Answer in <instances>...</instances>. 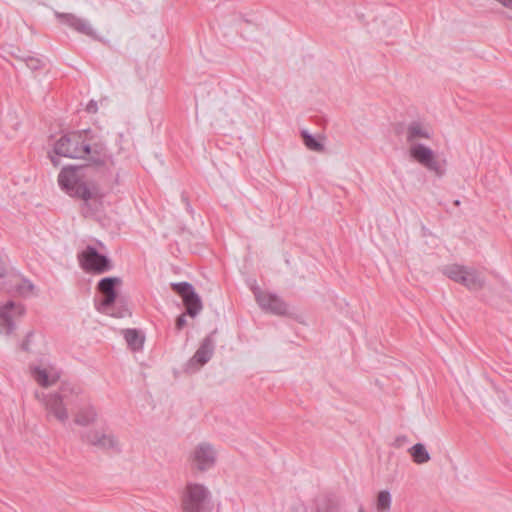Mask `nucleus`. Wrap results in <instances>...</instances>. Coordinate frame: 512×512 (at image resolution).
Returning a JSON list of instances; mask_svg holds the SVG:
<instances>
[{"mask_svg":"<svg viewBox=\"0 0 512 512\" xmlns=\"http://www.w3.org/2000/svg\"><path fill=\"white\" fill-rule=\"evenodd\" d=\"M57 156L85 159L93 164H104L108 159L102 139L90 131L72 132L62 136L54 145Z\"/></svg>","mask_w":512,"mask_h":512,"instance_id":"obj_1","label":"nucleus"},{"mask_svg":"<svg viewBox=\"0 0 512 512\" xmlns=\"http://www.w3.org/2000/svg\"><path fill=\"white\" fill-rule=\"evenodd\" d=\"M35 398L42 403L48 421L55 420L65 424L69 420V408L78 406L81 400L80 390L74 386L63 385L52 393L36 391Z\"/></svg>","mask_w":512,"mask_h":512,"instance_id":"obj_2","label":"nucleus"},{"mask_svg":"<svg viewBox=\"0 0 512 512\" xmlns=\"http://www.w3.org/2000/svg\"><path fill=\"white\" fill-rule=\"evenodd\" d=\"M60 187L70 196L78 197L85 202L98 198L97 187L83 180V168L65 167L58 176Z\"/></svg>","mask_w":512,"mask_h":512,"instance_id":"obj_3","label":"nucleus"},{"mask_svg":"<svg viewBox=\"0 0 512 512\" xmlns=\"http://www.w3.org/2000/svg\"><path fill=\"white\" fill-rule=\"evenodd\" d=\"M28 371L33 381L42 388L55 386L61 378V370L46 358L30 363Z\"/></svg>","mask_w":512,"mask_h":512,"instance_id":"obj_4","label":"nucleus"},{"mask_svg":"<svg viewBox=\"0 0 512 512\" xmlns=\"http://www.w3.org/2000/svg\"><path fill=\"white\" fill-rule=\"evenodd\" d=\"M209 498L210 492L206 486L187 483L182 495V510L183 512H202Z\"/></svg>","mask_w":512,"mask_h":512,"instance_id":"obj_5","label":"nucleus"},{"mask_svg":"<svg viewBox=\"0 0 512 512\" xmlns=\"http://www.w3.org/2000/svg\"><path fill=\"white\" fill-rule=\"evenodd\" d=\"M81 267L87 272L101 274L112 268L110 260L97 252L94 247L88 246L80 255Z\"/></svg>","mask_w":512,"mask_h":512,"instance_id":"obj_6","label":"nucleus"},{"mask_svg":"<svg viewBox=\"0 0 512 512\" xmlns=\"http://www.w3.org/2000/svg\"><path fill=\"white\" fill-rule=\"evenodd\" d=\"M189 460L194 469L204 472L216 463V451L211 444L202 442L193 448Z\"/></svg>","mask_w":512,"mask_h":512,"instance_id":"obj_7","label":"nucleus"},{"mask_svg":"<svg viewBox=\"0 0 512 512\" xmlns=\"http://www.w3.org/2000/svg\"><path fill=\"white\" fill-rule=\"evenodd\" d=\"M410 157L437 175H442L444 170L436 159L434 151L423 144H412L409 148Z\"/></svg>","mask_w":512,"mask_h":512,"instance_id":"obj_8","label":"nucleus"},{"mask_svg":"<svg viewBox=\"0 0 512 512\" xmlns=\"http://www.w3.org/2000/svg\"><path fill=\"white\" fill-rule=\"evenodd\" d=\"M172 289L181 296L189 316L195 317L202 310V302L193 286L188 282L173 283Z\"/></svg>","mask_w":512,"mask_h":512,"instance_id":"obj_9","label":"nucleus"},{"mask_svg":"<svg viewBox=\"0 0 512 512\" xmlns=\"http://www.w3.org/2000/svg\"><path fill=\"white\" fill-rule=\"evenodd\" d=\"M25 308L20 303L9 301L0 307V334L10 335L14 329V319L21 317Z\"/></svg>","mask_w":512,"mask_h":512,"instance_id":"obj_10","label":"nucleus"},{"mask_svg":"<svg viewBox=\"0 0 512 512\" xmlns=\"http://www.w3.org/2000/svg\"><path fill=\"white\" fill-rule=\"evenodd\" d=\"M5 289L9 293L21 297H29L35 294L34 284L16 271H11L9 275H7Z\"/></svg>","mask_w":512,"mask_h":512,"instance_id":"obj_11","label":"nucleus"},{"mask_svg":"<svg viewBox=\"0 0 512 512\" xmlns=\"http://www.w3.org/2000/svg\"><path fill=\"white\" fill-rule=\"evenodd\" d=\"M254 295L263 310L276 315H284L287 312L286 304L277 295L262 291L259 288L254 289Z\"/></svg>","mask_w":512,"mask_h":512,"instance_id":"obj_12","label":"nucleus"},{"mask_svg":"<svg viewBox=\"0 0 512 512\" xmlns=\"http://www.w3.org/2000/svg\"><path fill=\"white\" fill-rule=\"evenodd\" d=\"M84 439L87 443L102 449H113L118 447L117 438L113 434L106 433L102 430H90L85 433Z\"/></svg>","mask_w":512,"mask_h":512,"instance_id":"obj_13","label":"nucleus"},{"mask_svg":"<svg viewBox=\"0 0 512 512\" xmlns=\"http://www.w3.org/2000/svg\"><path fill=\"white\" fill-rule=\"evenodd\" d=\"M433 135L432 127L423 121H412L406 128V141L408 143L416 144L415 142L421 139L429 140Z\"/></svg>","mask_w":512,"mask_h":512,"instance_id":"obj_14","label":"nucleus"},{"mask_svg":"<svg viewBox=\"0 0 512 512\" xmlns=\"http://www.w3.org/2000/svg\"><path fill=\"white\" fill-rule=\"evenodd\" d=\"M120 283L121 279L118 277H106L99 281L98 290L104 295V299L101 302L103 312H106L107 308L115 301V285H119Z\"/></svg>","mask_w":512,"mask_h":512,"instance_id":"obj_15","label":"nucleus"},{"mask_svg":"<svg viewBox=\"0 0 512 512\" xmlns=\"http://www.w3.org/2000/svg\"><path fill=\"white\" fill-rule=\"evenodd\" d=\"M213 351V340L210 337L205 338L193 357L189 360L188 367L197 369L203 366L211 359Z\"/></svg>","mask_w":512,"mask_h":512,"instance_id":"obj_16","label":"nucleus"},{"mask_svg":"<svg viewBox=\"0 0 512 512\" xmlns=\"http://www.w3.org/2000/svg\"><path fill=\"white\" fill-rule=\"evenodd\" d=\"M58 17L62 23L68 25L78 33L89 37H95V31L87 20L73 14H60Z\"/></svg>","mask_w":512,"mask_h":512,"instance_id":"obj_17","label":"nucleus"},{"mask_svg":"<svg viewBox=\"0 0 512 512\" xmlns=\"http://www.w3.org/2000/svg\"><path fill=\"white\" fill-rule=\"evenodd\" d=\"M461 284L470 291H478L484 287L485 277L476 269L466 266Z\"/></svg>","mask_w":512,"mask_h":512,"instance_id":"obj_18","label":"nucleus"},{"mask_svg":"<svg viewBox=\"0 0 512 512\" xmlns=\"http://www.w3.org/2000/svg\"><path fill=\"white\" fill-rule=\"evenodd\" d=\"M97 416V411L92 405L83 403L74 414V422L77 425L87 426L93 424L97 420Z\"/></svg>","mask_w":512,"mask_h":512,"instance_id":"obj_19","label":"nucleus"},{"mask_svg":"<svg viewBox=\"0 0 512 512\" xmlns=\"http://www.w3.org/2000/svg\"><path fill=\"white\" fill-rule=\"evenodd\" d=\"M46 348L45 340L41 335L30 333L22 343V349L30 353H43Z\"/></svg>","mask_w":512,"mask_h":512,"instance_id":"obj_20","label":"nucleus"},{"mask_svg":"<svg viewBox=\"0 0 512 512\" xmlns=\"http://www.w3.org/2000/svg\"><path fill=\"white\" fill-rule=\"evenodd\" d=\"M409 454L414 463L421 465L430 461L431 457L422 443H417L409 449Z\"/></svg>","mask_w":512,"mask_h":512,"instance_id":"obj_21","label":"nucleus"},{"mask_svg":"<svg viewBox=\"0 0 512 512\" xmlns=\"http://www.w3.org/2000/svg\"><path fill=\"white\" fill-rule=\"evenodd\" d=\"M466 266L459 264H450L443 268V274L449 279L459 284L463 281V275L465 273Z\"/></svg>","mask_w":512,"mask_h":512,"instance_id":"obj_22","label":"nucleus"},{"mask_svg":"<svg viewBox=\"0 0 512 512\" xmlns=\"http://www.w3.org/2000/svg\"><path fill=\"white\" fill-rule=\"evenodd\" d=\"M124 338L128 346L133 350H139L143 346L144 337L135 329H127L124 331Z\"/></svg>","mask_w":512,"mask_h":512,"instance_id":"obj_23","label":"nucleus"},{"mask_svg":"<svg viewBox=\"0 0 512 512\" xmlns=\"http://www.w3.org/2000/svg\"><path fill=\"white\" fill-rule=\"evenodd\" d=\"M392 497L389 491L382 490L378 493L375 507L377 512H390Z\"/></svg>","mask_w":512,"mask_h":512,"instance_id":"obj_24","label":"nucleus"},{"mask_svg":"<svg viewBox=\"0 0 512 512\" xmlns=\"http://www.w3.org/2000/svg\"><path fill=\"white\" fill-rule=\"evenodd\" d=\"M338 504L330 499H323L317 503V506L311 512H338Z\"/></svg>","mask_w":512,"mask_h":512,"instance_id":"obj_25","label":"nucleus"},{"mask_svg":"<svg viewBox=\"0 0 512 512\" xmlns=\"http://www.w3.org/2000/svg\"><path fill=\"white\" fill-rule=\"evenodd\" d=\"M303 138H304L305 145L310 150H313V151H322L323 150V145L320 142H318L313 136L307 134L306 132H303Z\"/></svg>","mask_w":512,"mask_h":512,"instance_id":"obj_26","label":"nucleus"},{"mask_svg":"<svg viewBox=\"0 0 512 512\" xmlns=\"http://www.w3.org/2000/svg\"><path fill=\"white\" fill-rule=\"evenodd\" d=\"M25 63L27 65V67L32 70H37V69L41 68V66H42V61L36 57H28L25 60Z\"/></svg>","mask_w":512,"mask_h":512,"instance_id":"obj_27","label":"nucleus"},{"mask_svg":"<svg viewBox=\"0 0 512 512\" xmlns=\"http://www.w3.org/2000/svg\"><path fill=\"white\" fill-rule=\"evenodd\" d=\"M10 272L11 271L7 270L5 259L0 256V278L7 279V275H9Z\"/></svg>","mask_w":512,"mask_h":512,"instance_id":"obj_28","label":"nucleus"},{"mask_svg":"<svg viewBox=\"0 0 512 512\" xmlns=\"http://www.w3.org/2000/svg\"><path fill=\"white\" fill-rule=\"evenodd\" d=\"M86 111L88 113H96L98 111V102L95 100L89 101V103L86 106Z\"/></svg>","mask_w":512,"mask_h":512,"instance_id":"obj_29","label":"nucleus"},{"mask_svg":"<svg viewBox=\"0 0 512 512\" xmlns=\"http://www.w3.org/2000/svg\"><path fill=\"white\" fill-rule=\"evenodd\" d=\"M186 325L185 315H180L176 320V328L178 330L182 329Z\"/></svg>","mask_w":512,"mask_h":512,"instance_id":"obj_30","label":"nucleus"},{"mask_svg":"<svg viewBox=\"0 0 512 512\" xmlns=\"http://www.w3.org/2000/svg\"><path fill=\"white\" fill-rule=\"evenodd\" d=\"M497 1L506 7H510L512 5V0H497Z\"/></svg>","mask_w":512,"mask_h":512,"instance_id":"obj_31","label":"nucleus"},{"mask_svg":"<svg viewBox=\"0 0 512 512\" xmlns=\"http://www.w3.org/2000/svg\"><path fill=\"white\" fill-rule=\"evenodd\" d=\"M406 440H407V439H406V437H405V436H401V437H398V438L396 439V442H398V443H399V445H401V443L405 442Z\"/></svg>","mask_w":512,"mask_h":512,"instance_id":"obj_32","label":"nucleus"},{"mask_svg":"<svg viewBox=\"0 0 512 512\" xmlns=\"http://www.w3.org/2000/svg\"><path fill=\"white\" fill-rule=\"evenodd\" d=\"M50 158H51V161L53 162V164H54L55 166H58V165H59V162L57 161V159H56V157H55V156L51 155V156H50Z\"/></svg>","mask_w":512,"mask_h":512,"instance_id":"obj_33","label":"nucleus"},{"mask_svg":"<svg viewBox=\"0 0 512 512\" xmlns=\"http://www.w3.org/2000/svg\"><path fill=\"white\" fill-rule=\"evenodd\" d=\"M358 512H364V508L362 506L359 507Z\"/></svg>","mask_w":512,"mask_h":512,"instance_id":"obj_34","label":"nucleus"}]
</instances>
